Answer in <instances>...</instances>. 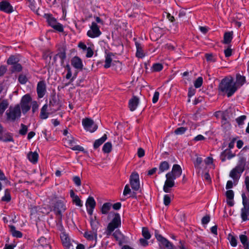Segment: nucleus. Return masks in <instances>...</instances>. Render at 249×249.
<instances>
[{
  "label": "nucleus",
  "instance_id": "nucleus-63",
  "mask_svg": "<svg viewBox=\"0 0 249 249\" xmlns=\"http://www.w3.org/2000/svg\"><path fill=\"white\" fill-rule=\"evenodd\" d=\"M131 192V190L129 188L128 185H126L124 187V190L123 194L124 196H126L130 194Z\"/></svg>",
  "mask_w": 249,
  "mask_h": 249
},
{
  "label": "nucleus",
  "instance_id": "nucleus-51",
  "mask_svg": "<svg viewBox=\"0 0 249 249\" xmlns=\"http://www.w3.org/2000/svg\"><path fill=\"white\" fill-rule=\"evenodd\" d=\"M1 200L4 201L8 202L11 200V196L9 192L6 190L5 192V195L2 197Z\"/></svg>",
  "mask_w": 249,
  "mask_h": 249
},
{
  "label": "nucleus",
  "instance_id": "nucleus-26",
  "mask_svg": "<svg viewBox=\"0 0 249 249\" xmlns=\"http://www.w3.org/2000/svg\"><path fill=\"white\" fill-rule=\"evenodd\" d=\"M226 196L227 197V204L230 206H232L234 204L233 198H234V192L231 190H229L226 192Z\"/></svg>",
  "mask_w": 249,
  "mask_h": 249
},
{
  "label": "nucleus",
  "instance_id": "nucleus-64",
  "mask_svg": "<svg viewBox=\"0 0 249 249\" xmlns=\"http://www.w3.org/2000/svg\"><path fill=\"white\" fill-rule=\"evenodd\" d=\"M205 139V138L202 135H198L194 138V141L195 142L203 141Z\"/></svg>",
  "mask_w": 249,
  "mask_h": 249
},
{
  "label": "nucleus",
  "instance_id": "nucleus-21",
  "mask_svg": "<svg viewBox=\"0 0 249 249\" xmlns=\"http://www.w3.org/2000/svg\"><path fill=\"white\" fill-rule=\"evenodd\" d=\"M46 91V86L43 81H40L38 83L37 86V92L39 98H42L44 96Z\"/></svg>",
  "mask_w": 249,
  "mask_h": 249
},
{
  "label": "nucleus",
  "instance_id": "nucleus-19",
  "mask_svg": "<svg viewBox=\"0 0 249 249\" xmlns=\"http://www.w3.org/2000/svg\"><path fill=\"white\" fill-rule=\"evenodd\" d=\"M0 10L6 13H11L14 9L8 1L4 0L0 2Z\"/></svg>",
  "mask_w": 249,
  "mask_h": 249
},
{
  "label": "nucleus",
  "instance_id": "nucleus-42",
  "mask_svg": "<svg viewBox=\"0 0 249 249\" xmlns=\"http://www.w3.org/2000/svg\"><path fill=\"white\" fill-rule=\"evenodd\" d=\"M242 209L241 210V217L243 221L249 220V207L246 209L245 215H243Z\"/></svg>",
  "mask_w": 249,
  "mask_h": 249
},
{
  "label": "nucleus",
  "instance_id": "nucleus-60",
  "mask_svg": "<svg viewBox=\"0 0 249 249\" xmlns=\"http://www.w3.org/2000/svg\"><path fill=\"white\" fill-rule=\"evenodd\" d=\"M28 2L29 3V6L30 8L33 10H35L36 9V2L35 0H27Z\"/></svg>",
  "mask_w": 249,
  "mask_h": 249
},
{
  "label": "nucleus",
  "instance_id": "nucleus-23",
  "mask_svg": "<svg viewBox=\"0 0 249 249\" xmlns=\"http://www.w3.org/2000/svg\"><path fill=\"white\" fill-rule=\"evenodd\" d=\"M168 173H172L173 176L176 178L179 177L182 173V169L180 165L178 164H174L173 166L172 171Z\"/></svg>",
  "mask_w": 249,
  "mask_h": 249
},
{
  "label": "nucleus",
  "instance_id": "nucleus-3",
  "mask_svg": "<svg viewBox=\"0 0 249 249\" xmlns=\"http://www.w3.org/2000/svg\"><path fill=\"white\" fill-rule=\"evenodd\" d=\"M121 216L119 213H115L114 214L113 219L108 223L106 230L105 231V234L107 236H109L113 231L116 229L121 227Z\"/></svg>",
  "mask_w": 249,
  "mask_h": 249
},
{
  "label": "nucleus",
  "instance_id": "nucleus-22",
  "mask_svg": "<svg viewBox=\"0 0 249 249\" xmlns=\"http://www.w3.org/2000/svg\"><path fill=\"white\" fill-rule=\"evenodd\" d=\"M71 64L75 69L79 70H82L83 69V65L82 61L77 56H75L71 59Z\"/></svg>",
  "mask_w": 249,
  "mask_h": 249
},
{
  "label": "nucleus",
  "instance_id": "nucleus-52",
  "mask_svg": "<svg viewBox=\"0 0 249 249\" xmlns=\"http://www.w3.org/2000/svg\"><path fill=\"white\" fill-rule=\"evenodd\" d=\"M163 69V66L161 64L156 63L153 65L152 69L155 71H159Z\"/></svg>",
  "mask_w": 249,
  "mask_h": 249
},
{
  "label": "nucleus",
  "instance_id": "nucleus-50",
  "mask_svg": "<svg viewBox=\"0 0 249 249\" xmlns=\"http://www.w3.org/2000/svg\"><path fill=\"white\" fill-rule=\"evenodd\" d=\"M21 66L18 63H16L15 65H13L12 66V71L13 72L19 71L21 70Z\"/></svg>",
  "mask_w": 249,
  "mask_h": 249
},
{
  "label": "nucleus",
  "instance_id": "nucleus-33",
  "mask_svg": "<svg viewBox=\"0 0 249 249\" xmlns=\"http://www.w3.org/2000/svg\"><path fill=\"white\" fill-rule=\"evenodd\" d=\"M107 137L106 134H104L101 138L96 140L94 143V147L97 148L107 140Z\"/></svg>",
  "mask_w": 249,
  "mask_h": 249
},
{
  "label": "nucleus",
  "instance_id": "nucleus-1",
  "mask_svg": "<svg viewBox=\"0 0 249 249\" xmlns=\"http://www.w3.org/2000/svg\"><path fill=\"white\" fill-rule=\"evenodd\" d=\"M219 91L228 97L232 96L237 89L236 84L232 77L229 76L223 79L218 87Z\"/></svg>",
  "mask_w": 249,
  "mask_h": 249
},
{
  "label": "nucleus",
  "instance_id": "nucleus-17",
  "mask_svg": "<svg viewBox=\"0 0 249 249\" xmlns=\"http://www.w3.org/2000/svg\"><path fill=\"white\" fill-rule=\"evenodd\" d=\"M38 244L34 249H51L49 241L44 237H41L37 240Z\"/></svg>",
  "mask_w": 249,
  "mask_h": 249
},
{
  "label": "nucleus",
  "instance_id": "nucleus-62",
  "mask_svg": "<svg viewBox=\"0 0 249 249\" xmlns=\"http://www.w3.org/2000/svg\"><path fill=\"white\" fill-rule=\"evenodd\" d=\"M224 53L226 57H230L231 55L232 54V50L230 48H228L226 50H224Z\"/></svg>",
  "mask_w": 249,
  "mask_h": 249
},
{
  "label": "nucleus",
  "instance_id": "nucleus-2",
  "mask_svg": "<svg viewBox=\"0 0 249 249\" xmlns=\"http://www.w3.org/2000/svg\"><path fill=\"white\" fill-rule=\"evenodd\" d=\"M66 200L63 198H54L50 202V206L53 211L57 214L61 215V213L66 210Z\"/></svg>",
  "mask_w": 249,
  "mask_h": 249
},
{
  "label": "nucleus",
  "instance_id": "nucleus-14",
  "mask_svg": "<svg viewBox=\"0 0 249 249\" xmlns=\"http://www.w3.org/2000/svg\"><path fill=\"white\" fill-rule=\"evenodd\" d=\"M47 22L50 26L53 28L55 30L62 32L63 31V26L60 23L58 22L55 18L51 16L47 17Z\"/></svg>",
  "mask_w": 249,
  "mask_h": 249
},
{
  "label": "nucleus",
  "instance_id": "nucleus-15",
  "mask_svg": "<svg viewBox=\"0 0 249 249\" xmlns=\"http://www.w3.org/2000/svg\"><path fill=\"white\" fill-rule=\"evenodd\" d=\"M130 183L132 189L138 190L140 188L139 174L136 172L132 173L130 177Z\"/></svg>",
  "mask_w": 249,
  "mask_h": 249
},
{
  "label": "nucleus",
  "instance_id": "nucleus-32",
  "mask_svg": "<svg viewBox=\"0 0 249 249\" xmlns=\"http://www.w3.org/2000/svg\"><path fill=\"white\" fill-rule=\"evenodd\" d=\"M169 168V165L167 161H162L161 162L159 166V171L158 173L160 174L162 172H164L165 171H167Z\"/></svg>",
  "mask_w": 249,
  "mask_h": 249
},
{
  "label": "nucleus",
  "instance_id": "nucleus-11",
  "mask_svg": "<svg viewBox=\"0 0 249 249\" xmlns=\"http://www.w3.org/2000/svg\"><path fill=\"white\" fill-rule=\"evenodd\" d=\"M166 178L163 189L165 193H169L171 188L175 185L174 180L176 178L173 176L172 173L166 174Z\"/></svg>",
  "mask_w": 249,
  "mask_h": 249
},
{
  "label": "nucleus",
  "instance_id": "nucleus-36",
  "mask_svg": "<svg viewBox=\"0 0 249 249\" xmlns=\"http://www.w3.org/2000/svg\"><path fill=\"white\" fill-rule=\"evenodd\" d=\"M111 208V204L109 203H106L103 204L101 212L103 214H107Z\"/></svg>",
  "mask_w": 249,
  "mask_h": 249
},
{
  "label": "nucleus",
  "instance_id": "nucleus-29",
  "mask_svg": "<svg viewBox=\"0 0 249 249\" xmlns=\"http://www.w3.org/2000/svg\"><path fill=\"white\" fill-rule=\"evenodd\" d=\"M27 157L30 162L33 163H36L38 160V155L36 152H31L28 153Z\"/></svg>",
  "mask_w": 249,
  "mask_h": 249
},
{
  "label": "nucleus",
  "instance_id": "nucleus-30",
  "mask_svg": "<svg viewBox=\"0 0 249 249\" xmlns=\"http://www.w3.org/2000/svg\"><path fill=\"white\" fill-rule=\"evenodd\" d=\"M10 228V231L12 235L17 238H21L22 236V233L16 229V228L11 225H9Z\"/></svg>",
  "mask_w": 249,
  "mask_h": 249
},
{
  "label": "nucleus",
  "instance_id": "nucleus-44",
  "mask_svg": "<svg viewBox=\"0 0 249 249\" xmlns=\"http://www.w3.org/2000/svg\"><path fill=\"white\" fill-rule=\"evenodd\" d=\"M99 223L98 221L96 219V217H94V219L91 218L90 220V225L93 231H96L97 229L98 228Z\"/></svg>",
  "mask_w": 249,
  "mask_h": 249
},
{
  "label": "nucleus",
  "instance_id": "nucleus-8",
  "mask_svg": "<svg viewBox=\"0 0 249 249\" xmlns=\"http://www.w3.org/2000/svg\"><path fill=\"white\" fill-rule=\"evenodd\" d=\"M155 236L160 248H165L166 249H173V244L167 239L164 238L160 234H159L157 231H155Z\"/></svg>",
  "mask_w": 249,
  "mask_h": 249
},
{
  "label": "nucleus",
  "instance_id": "nucleus-5",
  "mask_svg": "<svg viewBox=\"0 0 249 249\" xmlns=\"http://www.w3.org/2000/svg\"><path fill=\"white\" fill-rule=\"evenodd\" d=\"M245 163V160L243 158L239 160V164L230 172V177L234 181L239 179L241 174L244 171Z\"/></svg>",
  "mask_w": 249,
  "mask_h": 249
},
{
  "label": "nucleus",
  "instance_id": "nucleus-43",
  "mask_svg": "<svg viewBox=\"0 0 249 249\" xmlns=\"http://www.w3.org/2000/svg\"><path fill=\"white\" fill-rule=\"evenodd\" d=\"M232 38V34L230 32L226 33L224 36V41L225 43H230Z\"/></svg>",
  "mask_w": 249,
  "mask_h": 249
},
{
  "label": "nucleus",
  "instance_id": "nucleus-12",
  "mask_svg": "<svg viewBox=\"0 0 249 249\" xmlns=\"http://www.w3.org/2000/svg\"><path fill=\"white\" fill-rule=\"evenodd\" d=\"M89 28V30H88L87 33L89 37L93 38L98 37L101 35V32L96 22H92Z\"/></svg>",
  "mask_w": 249,
  "mask_h": 249
},
{
  "label": "nucleus",
  "instance_id": "nucleus-61",
  "mask_svg": "<svg viewBox=\"0 0 249 249\" xmlns=\"http://www.w3.org/2000/svg\"><path fill=\"white\" fill-rule=\"evenodd\" d=\"M148 239H146L145 238H141L140 239V243L141 246L143 247H146L148 245V242L147 241Z\"/></svg>",
  "mask_w": 249,
  "mask_h": 249
},
{
  "label": "nucleus",
  "instance_id": "nucleus-48",
  "mask_svg": "<svg viewBox=\"0 0 249 249\" xmlns=\"http://www.w3.org/2000/svg\"><path fill=\"white\" fill-rule=\"evenodd\" d=\"M28 81V78L25 75L20 74L18 77V81L21 84H25Z\"/></svg>",
  "mask_w": 249,
  "mask_h": 249
},
{
  "label": "nucleus",
  "instance_id": "nucleus-24",
  "mask_svg": "<svg viewBox=\"0 0 249 249\" xmlns=\"http://www.w3.org/2000/svg\"><path fill=\"white\" fill-rule=\"evenodd\" d=\"M139 104V99L136 96L133 97L129 101V108L131 111L137 108Z\"/></svg>",
  "mask_w": 249,
  "mask_h": 249
},
{
  "label": "nucleus",
  "instance_id": "nucleus-35",
  "mask_svg": "<svg viewBox=\"0 0 249 249\" xmlns=\"http://www.w3.org/2000/svg\"><path fill=\"white\" fill-rule=\"evenodd\" d=\"M66 68L67 70V73L66 75V78L67 79H70V81L71 82H72L75 78V76H73L72 77V72L71 71V69L69 64L66 65Z\"/></svg>",
  "mask_w": 249,
  "mask_h": 249
},
{
  "label": "nucleus",
  "instance_id": "nucleus-54",
  "mask_svg": "<svg viewBox=\"0 0 249 249\" xmlns=\"http://www.w3.org/2000/svg\"><path fill=\"white\" fill-rule=\"evenodd\" d=\"M31 107H32L33 112H36L38 108V105L36 101H32L31 103Z\"/></svg>",
  "mask_w": 249,
  "mask_h": 249
},
{
  "label": "nucleus",
  "instance_id": "nucleus-20",
  "mask_svg": "<svg viewBox=\"0 0 249 249\" xmlns=\"http://www.w3.org/2000/svg\"><path fill=\"white\" fill-rule=\"evenodd\" d=\"M60 238L63 246L67 249L70 248L71 245V240L70 237L65 232H62Z\"/></svg>",
  "mask_w": 249,
  "mask_h": 249
},
{
  "label": "nucleus",
  "instance_id": "nucleus-47",
  "mask_svg": "<svg viewBox=\"0 0 249 249\" xmlns=\"http://www.w3.org/2000/svg\"><path fill=\"white\" fill-rule=\"evenodd\" d=\"M203 83V78L202 77H198L194 82V86L196 88H200Z\"/></svg>",
  "mask_w": 249,
  "mask_h": 249
},
{
  "label": "nucleus",
  "instance_id": "nucleus-18",
  "mask_svg": "<svg viewBox=\"0 0 249 249\" xmlns=\"http://www.w3.org/2000/svg\"><path fill=\"white\" fill-rule=\"evenodd\" d=\"M96 202L94 198L92 197H89L86 201V206L88 213L91 215L93 213V209L95 208Z\"/></svg>",
  "mask_w": 249,
  "mask_h": 249
},
{
  "label": "nucleus",
  "instance_id": "nucleus-27",
  "mask_svg": "<svg viewBox=\"0 0 249 249\" xmlns=\"http://www.w3.org/2000/svg\"><path fill=\"white\" fill-rule=\"evenodd\" d=\"M242 197L243 207L241 209H242L243 215H245L246 209L249 207V200L245 193H242Z\"/></svg>",
  "mask_w": 249,
  "mask_h": 249
},
{
  "label": "nucleus",
  "instance_id": "nucleus-9",
  "mask_svg": "<svg viewBox=\"0 0 249 249\" xmlns=\"http://www.w3.org/2000/svg\"><path fill=\"white\" fill-rule=\"evenodd\" d=\"M82 124L85 130L91 133L95 132L98 128L93 121L88 118L83 119Z\"/></svg>",
  "mask_w": 249,
  "mask_h": 249
},
{
  "label": "nucleus",
  "instance_id": "nucleus-58",
  "mask_svg": "<svg viewBox=\"0 0 249 249\" xmlns=\"http://www.w3.org/2000/svg\"><path fill=\"white\" fill-rule=\"evenodd\" d=\"M237 137L232 138L230 143H229L228 147L230 149H232L234 146V144L237 141Z\"/></svg>",
  "mask_w": 249,
  "mask_h": 249
},
{
  "label": "nucleus",
  "instance_id": "nucleus-40",
  "mask_svg": "<svg viewBox=\"0 0 249 249\" xmlns=\"http://www.w3.org/2000/svg\"><path fill=\"white\" fill-rule=\"evenodd\" d=\"M16 217L15 215L11 216L8 215L7 216H3L2 219L5 223H8L9 221L10 222L15 223L16 222Z\"/></svg>",
  "mask_w": 249,
  "mask_h": 249
},
{
  "label": "nucleus",
  "instance_id": "nucleus-55",
  "mask_svg": "<svg viewBox=\"0 0 249 249\" xmlns=\"http://www.w3.org/2000/svg\"><path fill=\"white\" fill-rule=\"evenodd\" d=\"M246 118V116L243 115L238 117L236 120V122L238 123V125H241L244 124V122Z\"/></svg>",
  "mask_w": 249,
  "mask_h": 249
},
{
  "label": "nucleus",
  "instance_id": "nucleus-34",
  "mask_svg": "<svg viewBox=\"0 0 249 249\" xmlns=\"http://www.w3.org/2000/svg\"><path fill=\"white\" fill-rule=\"evenodd\" d=\"M228 240L230 242V243L232 247H235L237 246V240L232 234L230 233L228 234Z\"/></svg>",
  "mask_w": 249,
  "mask_h": 249
},
{
  "label": "nucleus",
  "instance_id": "nucleus-57",
  "mask_svg": "<svg viewBox=\"0 0 249 249\" xmlns=\"http://www.w3.org/2000/svg\"><path fill=\"white\" fill-rule=\"evenodd\" d=\"M72 200L75 204V205L81 207L83 205L82 202L78 196H75V197L73 199H72Z\"/></svg>",
  "mask_w": 249,
  "mask_h": 249
},
{
  "label": "nucleus",
  "instance_id": "nucleus-25",
  "mask_svg": "<svg viewBox=\"0 0 249 249\" xmlns=\"http://www.w3.org/2000/svg\"><path fill=\"white\" fill-rule=\"evenodd\" d=\"M136 47V55L138 58H142L145 56V53L143 50V46L140 43L136 42L135 43Z\"/></svg>",
  "mask_w": 249,
  "mask_h": 249
},
{
  "label": "nucleus",
  "instance_id": "nucleus-37",
  "mask_svg": "<svg viewBox=\"0 0 249 249\" xmlns=\"http://www.w3.org/2000/svg\"><path fill=\"white\" fill-rule=\"evenodd\" d=\"M112 144L110 142H107L104 144L103 147V151L104 153H108L112 149Z\"/></svg>",
  "mask_w": 249,
  "mask_h": 249
},
{
  "label": "nucleus",
  "instance_id": "nucleus-39",
  "mask_svg": "<svg viewBox=\"0 0 249 249\" xmlns=\"http://www.w3.org/2000/svg\"><path fill=\"white\" fill-rule=\"evenodd\" d=\"M19 61V58L16 56H11L7 60V63L13 66Z\"/></svg>",
  "mask_w": 249,
  "mask_h": 249
},
{
  "label": "nucleus",
  "instance_id": "nucleus-56",
  "mask_svg": "<svg viewBox=\"0 0 249 249\" xmlns=\"http://www.w3.org/2000/svg\"><path fill=\"white\" fill-rule=\"evenodd\" d=\"M210 220V217L209 215H206L204 216L201 220V223L204 226L206 225Z\"/></svg>",
  "mask_w": 249,
  "mask_h": 249
},
{
  "label": "nucleus",
  "instance_id": "nucleus-46",
  "mask_svg": "<svg viewBox=\"0 0 249 249\" xmlns=\"http://www.w3.org/2000/svg\"><path fill=\"white\" fill-rule=\"evenodd\" d=\"M172 196L170 195H165L163 196V203L165 206H168L170 204Z\"/></svg>",
  "mask_w": 249,
  "mask_h": 249
},
{
  "label": "nucleus",
  "instance_id": "nucleus-59",
  "mask_svg": "<svg viewBox=\"0 0 249 249\" xmlns=\"http://www.w3.org/2000/svg\"><path fill=\"white\" fill-rule=\"evenodd\" d=\"M159 95H160V93L159 92H158V91L155 92L153 97V98H152V102L154 104H155L158 102V101L159 100Z\"/></svg>",
  "mask_w": 249,
  "mask_h": 249
},
{
  "label": "nucleus",
  "instance_id": "nucleus-53",
  "mask_svg": "<svg viewBox=\"0 0 249 249\" xmlns=\"http://www.w3.org/2000/svg\"><path fill=\"white\" fill-rule=\"evenodd\" d=\"M21 127L19 131V134L22 135H25L28 130L27 126L23 124H21Z\"/></svg>",
  "mask_w": 249,
  "mask_h": 249
},
{
  "label": "nucleus",
  "instance_id": "nucleus-41",
  "mask_svg": "<svg viewBox=\"0 0 249 249\" xmlns=\"http://www.w3.org/2000/svg\"><path fill=\"white\" fill-rule=\"evenodd\" d=\"M142 235L146 239H149L151 235L147 228L143 227L142 229Z\"/></svg>",
  "mask_w": 249,
  "mask_h": 249
},
{
  "label": "nucleus",
  "instance_id": "nucleus-4",
  "mask_svg": "<svg viewBox=\"0 0 249 249\" xmlns=\"http://www.w3.org/2000/svg\"><path fill=\"white\" fill-rule=\"evenodd\" d=\"M7 120L11 122L15 121L21 116V109L19 104L14 107H10L6 111Z\"/></svg>",
  "mask_w": 249,
  "mask_h": 249
},
{
  "label": "nucleus",
  "instance_id": "nucleus-28",
  "mask_svg": "<svg viewBox=\"0 0 249 249\" xmlns=\"http://www.w3.org/2000/svg\"><path fill=\"white\" fill-rule=\"evenodd\" d=\"M48 106L47 104L44 105L41 109L40 117L42 119H46L49 117L50 113L48 111Z\"/></svg>",
  "mask_w": 249,
  "mask_h": 249
},
{
  "label": "nucleus",
  "instance_id": "nucleus-45",
  "mask_svg": "<svg viewBox=\"0 0 249 249\" xmlns=\"http://www.w3.org/2000/svg\"><path fill=\"white\" fill-rule=\"evenodd\" d=\"M187 130V128L185 127H180L177 128L174 131L175 134L180 135L183 134Z\"/></svg>",
  "mask_w": 249,
  "mask_h": 249
},
{
  "label": "nucleus",
  "instance_id": "nucleus-49",
  "mask_svg": "<svg viewBox=\"0 0 249 249\" xmlns=\"http://www.w3.org/2000/svg\"><path fill=\"white\" fill-rule=\"evenodd\" d=\"M113 236L117 240H121L123 237V234L119 230H116L113 233Z\"/></svg>",
  "mask_w": 249,
  "mask_h": 249
},
{
  "label": "nucleus",
  "instance_id": "nucleus-7",
  "mask_svg": "<svg viewBox=\"0 0 249 249\" xmlns=\"http://www.w3.org/2000/svg\"><path fill=\"white\" fill-rule=\"evenodd\" d=\"M31 102L32 98L29 94H25L22 97L19 105L23 113H27L30 109Z\"/></svg>",
  "mask_w": 249,
  "mask_h": 249
},
{
  "label": "nucleus",
  "instance_id": "nucleus-38",
  "mask_svg": "<svg viewBox=\"0 0 249 249\" xmlns=\"http://www.w3.org/2000/svg\"><path fill=\"white\" fill-rule=\"evenodd\" d=\"M239 237L240 242H241V243L242 244L243 246L249 245V242L248 237L246 235L240 234L239 235Z\"/></svg>",
  "mask_w": 249,
  "mask_h": 249
},
{
  "label": "nucleus",
  "instance_id": "nucleus-16",
  "mask_svg": "<svg viewBox=\"0 0 249 249\" xmlns=\"http://www.w3.org/2000/svg\"><path fill=\"white\" fill-rule=\"evenodd\" d=\"M84 236L89 241H91L93 243L92 246L90 247H93L95 246L97 243V231H86L84 233Z\"/></svg>",
  "mask_w": 249,
  "mask_h": 249
},
{
  "label": "nucleus",
  "instance_id": "nucleus-6",
  "mask_svg": "<svg viewBox=\"0 0 249 249\" xmlns=\"http://www.w3.org/2000/svg\"><path fill=\"white\" fill-rule=\"evenodd\" d=\"M115 55L112 53L107 54L106 56L104 67L108 68L111 66H115V69L121 68V63L118 60H114Z\"/></svg>",
  "mask_w": 249,
  "mask_h": 249
},
{
  "label": "nucleus",
  "instance_id": "nucleus-10",
  "mask_svg": "<svg viewBox=\"0 0 249 249\" xmlns=\"http://www.w3.org/2000/svg\"><path fill=\"white\" fill-rule=\"evenodd\" d=\"M63 141L65 145L73 150L83 151L84 149L82 147L76 144L73 138L71 136H68Z\"/></svg>",
  "mask_w": 249,
  "mask_h": 249
},
{
  "label": "nucleus",
  "instance_id": "nucleus-13",
  "mask_svg": "<svg viewBox=\"0 0 249 249\" xmlns=\"http://www.w3.org/2000/svg\"><path fill=\"white\" fill-rule=\"evenodd\" d=\"M78 47L82 49L83 51H86V57L88 58L91 57L94 53V46L93 43L89 42L86 45L82 42H80L78 45Z\"/></svg>",
  "mask_w": 249,
  "mask_h": 249
},
{
  "label": "nucleus",
  "instance_id": "nucleus-31",
  "mask_svg": "<svg viewBox=\"0 0 249 249\" xmlns=\"http://www.w3.org/2000/svg\"><path fill=\"white\" fill-rule=\"evenodd\" d=\"M8 106V102L6 100L0 99V116H1Z\"/></svg>",
  "mask_w": 249,
  "mask_h": 249
}]
</instances>
